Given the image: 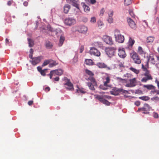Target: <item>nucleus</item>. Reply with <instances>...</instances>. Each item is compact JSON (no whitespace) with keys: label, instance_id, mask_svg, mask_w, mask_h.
Masks as SVG:
<instances>
[{"label":"nucleus","instance_id":"1","mask_svg":"<svg viewBox=\"0 0 159 159\" xmlns=\"http://www.w3.org/2000/svg\"><path fill=\"white\" fill-rule=\"evenodd\" d=\"M114 37L115 41L117 42L122 43L124 42V37L120 34V31L118 30H115Z\"/></svg>","mask_w":159,"mask_h":159},{"label":"nucleus","instance_id":"2","mask_svg":"<svg viewBox=\"0 0 159 159\" xmlns=\"http://www.w3.org/2000/svg\"><path fill=\"white\" fill-rule=\"evenodd\" d=\"M116 49L114 47H109L105 49V51L107 55L110 57L114 55Z\"/></svg>","mask_w":159,"mask_h":159},{"label":"nucleus","instance_id":"3","mask_svg":"<svg viewBox=\"0 0 159 159\" xmlns=\"http://www.w3.org/2000/svg\"><path fill=\"white\" fill-rule=\"evenodd\" d=\"M131 57L134 63L139 64L141 63V60L137 53L133 52L131 53Z\"/></svg>","mask_w":159,"mask_h":159},{"label":"nucleus","instance_id":"4","mask_svg":"<svg viewBox=\"0 0 159 159\" xmlns=\"http://www.w3.org/2000/svg\"><path fill=\"white\" fill-rule=\"evenodd\" d=\"M88 80L91 81V83H88L87 85L89 89L92 90L95 89L94 86L96 85V83L93 77H90Z\"/></svg>","mask_w":159,"mask_h":159},{"label":"nucleus","instance_id":"5","mask_svg":"<svg viewBox=\"0 0 159 159\" xmlns=\"http://www.w3.org/2000/svg\"><path fill=\"white\" fill-rule=\"evenodd\" d=\"M102 39L106 44L110 45H111L114 44V42L112 38L110 36L108 35L103 36Z\"/></svg>","mask_w":159,"mask_h":159},{"label":"nucleus","instance_id":"6","mask_svg":"<svg viewBox=\"0 0 159 159\" xmlns=\"http://www.w3.org/2000/svg\"><path fill=\"white\" fill-rule=\"evenodd\" d=\"M75 20L72 17H69L66 18L64 21L65 24L68 26H71L76 23Z\"/></svg>","mask_w":159,"mask_h":159},{"label":"nucleus","instance_id":"7","mask_svg":"<svg viewBox=\"0 0 159 159\" xmlns=\"http://www.w3.org/2000/svg\"><path fill=\"white\" fill-rule=\"evenodd\" d=\"M151 107L148 104H145L144 105L143 107L142 108H139L138 109V111H144L143 112V113L148 114L149 112H147V111H150L151 109Z\"/></svg>","mask_w":159,"mask_h":159},{"label":"nucleus","instance_id":"8","mask_svg":"<svg viewBox=\"0 0 159 159\" xmlns=\"http://www.w3.org/2000/svg\"><path fill=\"white\" fill-rule=\"evenodd\" d=\"M145 77H143L141 81L143 82H146L149 80H152V77L150 74L149 71H147L144 74Z\"/></svg>","mask_w":159,"mask_h":159},{"label":"nucleus","instance_id":"9","mask_svg":"<svg viewBox=\"0 0 159 159\" xmlns=\"http://www.w3.org/2000/svg\"><path fill=\"white\" fill-rule=\"evenodd\" d=\"M90 52L91 55H93L97 57H99L101 55L100 51L94 47L90 48Z\"/></svg>","mask_w":159,"mask_h":159},{"label":"nucleus","instance_id":"10","mask_svg":"<svg viewBox=\"0 0 159 159\" xmlns=\"http://www.w3.org/2000/svg\"><path fill=\"white\" fill-rule=\"evenodd\" d=\"M95 96V98L97 99H98L100 101L102 102L103 104L107 106H109L110 105V103L105 99H103V97H102L101 96L96 95Z\"/></svg>","mask_w":159,"mask_h":159},{"label":"nucleus","instance_id":"11","mask_svg":"<svg viewBox=\"0 0 159 159\" xmlns=\"http://www.w3.org/2000/svg\"><path fill=\"white\" fill-rule=\"evenodd\" d=\"M118 55L120 57L123 58L126 57V54L124 48H119Z\"/></svg>","mask_w":159,"mask_h":159},{"label":"nucleus","instance_id":"12","mask_svg":"<svg viewBox=\"0 0 159 159\" xmlns=\"http://www.w3.org/2000/svg\"><path fill=\"white\" fill-rule=\"evenodd\" d=\"M43 58V57L42 56H39L37 57H34V58H33L32 61H30V62H31L33 65H35L39 63L41 59Z\"/></svg>","mask_w":159,"mask_h":159},{"label":"nucleus","instance_id":"13","mask_svg":"<svg viewBox=\"0 0 159 159\" xmlns=\"http://www.w3.org/2000/svg\"><path fill=\"white\" fill-rule=\"evenodd\" d=\"M127 20L129 26L133 29H135L136 25L135 22L130 18H127Z\"/></svg>","mask_w":159,"mask_h":159},{"label":"nucleus","instance_id":"14","mask_svg":"<svg viewBox=\"0 0 159 159\" xmlns=\"http://www.w3.org/2000/svg\"><path fill=\"white\" fill-rule=\"evenodd\" d=\"M68 3L79 9V4L78 3V0H67Z\"/></svg>","mask_w":159,"mask_h":159},{"label":"nucleus","instance_id":"15","mask_svg":"<svg viewBox=\"0 0 159 159\" xmlns=\"http://www.w3.org/2000/svg\"><path fill=\"white\" fill-rule=\"evenodd\" d=\"M129 83L127 84L125 86L127 87H132L135 86L136 84V78H134L129 80Z\"/></svg>","mask_w":159,"mask_h":159},{"label":"nucleus","instance_id":"16","mask_svg":"<svg viewBox=\"0 0 159 159\" xmlns=\"http://www.w3.org/2000/svg\"><path fill=\"white\" fill-rule=\"evenodd\" d=\"M96 65L99 68H106L108 70H111L110 67H108L106 64L103 62H98Z\"/></svg>","mask_w":159,"mask_h":159},{"label":"nucleus","instance_id":"17","mask_svg":"<svg viewBox=\"0 0 159 159\" xmlns=\"http://www.w3.org/2000/svg\"><path fill=\"white\" fill-rule=\"evenodd\" d=\"M64 84L67 86H66L65 87L69 90H71L73 89V84L70 81V80L67 78H66V82Z\"/></svg>","mask_w":159,"mask_h":159},{"label":"nucleus","instance_id":"18","mask_svg":"<svg viewBox=\"0 0 159 159\" xmlns=\"http://www.w3.org/2000/svg\"><path fill=\"white\" fill-rule=\"evenodd\" d=\"M79 32L81 33L85 34L88 30L87 27L84 25L79 26Z\"/></svg>","mask_w":159,"mask_h":159},{"label":"nucleus","instance_id":"19","mask_svg":"<svg viewBox=\"0 0 159 159\" xmlns=\"http://www.w3.org/2000/svg\"><path fill=\"white\" fill-rule=\"evenodd\" d=\"M51 72L54 73L55 76L56 75H61L63 74V71L61 69H59L52 70Z\"/></svg>","mask_w":159,"mask_h":159},{"label":"nucleus","instance_id":"20","mask_svg":"<svg viewBox=\"0 0 159 159\" xmlns=\"http://www.w3.org/2000/svg\"><path fill=\"white\" fill-rule=\"evenodd\" d=\"M121 90V89L116 88L112 92L111 94L114 95H118L121 92V90Z\"/></svg>","mask_w":159,"mask_h":159},{"label":"nucleus","instance_id":"21","mask_svg":"<svg viewBox=\"0 0 159 159\" xmlns=\"http://www.w3.org/2000/svg\"><path fill=\"white\" fill-rule=\"evenodd\" d=\"M84 8V11L85 12H88L90 10V8L87 5H86L84 2H82L81 4Z\"/></svg>","mask_w":159,"mask_h":159},{"label":"nucleus","instance_id":"22","mask_svg":"<svg viewBox=\"0 0 159 159\" xmlns=\"http://www.w3.org/2000/svg\"><path fill=\"white\" fill-rule=\"evenodd\" d=\"M70 8V6L68 4L65 5L64 7V11L66 14L68 13L69 10Z\"/></svg>","mask_w":159,"mask_h":159},{"label":"nucleus","instance_id":"23","mask_svg":"<svg viewBox=\"0 0 159 159\" xmlns=\"http://www.w3.org/2000/svg\"><path fill=\"white\" fill-rule=\"evenodd\" d=\"M55 32L57 35H62L63 33L62 30L59 28L57 29L55 31Z\"/></svg>","mask_w":159,"mask_h":159},{"label":"nucleus","instance_id":"24","mask_svg":"<svg viewBox=\"0 0 159 159\" xmlns=\"http://www.w3.org/2000/svg\"><path fill=\"white\" fill-rule=\"evenodd\" d=\"M134 41L131 37L129 38V40L128 42L129 48L131 47L134 43Z\"/></svg>","mask_w":159,"mask_h":159},{"label":"nucleus","instance_id":"25","mask_svg":"<svg viewBox=\"0 0 159 159\" xmlns=\"http://www.w3.org/2000/svg\"><path fill=\"white\" fill-rule=\"evenodd\" d=\"M65 39V37L63 36V35H61L60 36V40H59V43L58 44V45L59 47L61 46L64 41Z\"/></svg>","mask_w":159,"mask_h":159},{"label":"nucleus","instance_id":"26","mask_svg":"<svg viewBox=\"0 0 159 159\" xmlns=\"http://www.w3.org/2000/svg\"><path fill=\"white\" fill-rule=\"evenodd\" d=\"M57 64L58 63H57L55 61L49 60V67H52L57 65Z\"/></svg>","mask_w":159,"mask_h":159},{"label":"nucleus","instance_id":"27","mask_svg":"<svg viewBox=\"0 0 159 159\" xmlns=\"http://www.w3.org/2000/svg\"><path fill=\"white\" fill-rule=\"evenodd\" d=\"M45 45L46 48L49 49L51 48L53 46L52 43L48 41L46 42Z\"/></svg>","mask_w":159,"mask_h":159},{"label":"nucleus","instance_id":"28","mask_svg":"<svg viewBox=\"0 0 159 159\" xmlns=\"http://www.w3.org/2000/svg\"><path fill=\"white\" fill-rule=\"evenodd\" d=\"M154 38L153 37L149 36L147 38L146 42L148 43H151L153 42L154 40Z\"/></svg>","mask_w":159,"mask_h":159},{"label":"nucleus","instance_id":"29","mask_svg":"<svg viewBox=\"0 0 159 159\" xmlns=\"http://www.w3.org/2000/svg\"><path fill=\"white\" fill-rule=\"evenodd\" d=\"M85 63L88 65H92L93 64V62L91 59H87L85 60Z\"/></svg>","mask_w":159,"mask_h":159},{"label":"nucleus","instance_id":"30","mask_svg":"<svg viewBox=\"0 0 159 159\" xmlns=\"http://www.w3.org/2000/svg\"><path fill=\"white\" fill-rule=\"evenodd\" d=\"M94 45L97 47H98L102 48L103 45L101 42H95L94 43Z\"/></svg>","mask_w":159,"mask_h":159},{"label":"nucleus","instance_id":"31","mask_svg":"<svg viewBox=\"0 0 159 159\" xmlns=\"http://www.w3.org/2000/svg\"><path fill=\"white\" fill-rule=\"evenodd\" d=\"M143 87L149 90L153 89L154 88V87L153 85L150 84L144 85L143 86Z\"/></svg>","mask_w":159,"mask_h":159},{"label":"nucleus","instance_id":"32","mask_svg":"<svg viewBox=\"0 0 159 159\" xmlns=\"http://www.w3.org/2000/svg\"><path fill=\"white\" fill-rule=\"evenodd\" d=\"M79 26H76L73 27L71 29V30L73 32L77 31L79 32Z\"/></svg>","mask_w":159,"mask_h":159},{"label":"nucleus","instance_id":"33","mask_svg":"<svg viewBox=\"0 0 159 159\" xmlns=\"http://www.w3.org/2000/svg\"><path fill=\"white\" fill-rule=\"evenodd\" d=\"M129 70L133 72L136 74H138L139 72V71L138 70H137L133 67H131L129 68Z\"/></svg>","mask_w":159,"mask_h":159},{"label":"nucleus","instance_id":"34","mask_svg":"<svg viewBox=\"0 0 159 159\" xmlns=\"http://www.w3.org/2000/svg\"><path fill=\"white\" fill-rule=\"evenodd\" d=\"M106 81L104 82V85L105 86H107V84L110 82V78L109 76H107L106 78Z\"/></svg>","mask_w":159,"mask_h":159},{"label":"nucleus","instance_id":"35","mask_svg":"<svg viewBox=\"0 0 159 159\" xmlns=\"http://www.w3.org/2000/svg\"><path fill=\"white\" fill-rule=\"evenodd\" d=\"M29 46L30 47H32L34 44L33 41L30 39H28Z\"/></svg>","mask_w":159,"mask_h":159},{"label":"nucleus","instance_id":"36","mask_svg":"<svg viewBox=\"0 0 159 159\" xmlns=\"http://www.w3.org/2000/svg\"><path fill=\"white\" fill-rule=\"evenodd\" d=\"M139 98L143 100L147 101L149 99V98L147 96H143L142 97H140Z\"/></svg>","mask_w":159,"mask_h":159},{"label":"nucleus","instance_id":"37","mask_svg":"<svg viewBox=\"0 0 159 159\" xmlns=\"http://www.w3.org/2000/svg\"><path fill=\"white\" fill-rule=\"evenodd\" d=\"M132 0H125V5L126 6H128L132 2Z\"/></svg>","mask_w":159,"mask_h":159},{"label":"nucleus","instance_id":"38","mask_svg":"<svg viewBox=\"0 0 159 159\" xmlns=\"http://www.w3.org/2000/svg\"><path fill=\"white\" fill-rule=\"evenodd\" d=\"M85 72L86 74H87L89 75L92 76L93 75V74L91 71L88 69H86L85 70Z\"/></svg>","mask_w":159,"mask_h":159},{"label":"nucleus","instance_id":"39","mask_svg":"<svg viewBox=\"0 0 159 159\" xmlns=\"http://www.w3.org/2000/svg\"><path fill=\"white\" fill-rule=\"evenodd\" d=\"M151 100L155 102H159V98L157 97L152 98H151Z\"/></svg>","mask_w":159,"mask_h":159},{"label":"nucleus","instance_id":"40","mask_svg":"<svg viewBox=\"0 0 159 159\" xmlns=\"http://www.w3.org/2000/svg\"><path fill=\"white\" fill-rule=\"evenodd\" d=\"M49 60H46L44 62L42 65V66H44L47 65L48 64H49Z\"/></svg>","mask_w":159,"mask_h":159},{"label":"nucleus","instance_id":"41","mask_svg":"<svg viewBox=\"0 0 159 159\" xmlns=\"http://www.w3.org/2000/svg\"><path fill=\"white\" fill-rule=\"evenodd\" d=\"M96 18L94 17H93L91 18L90 22L92 23H95L96 22Z\"/></svg>","mask_w":159,"mask_h":159},{"label":"nucleus","instance_id":"42","mask_svg":"<svg viewBox=\"0 0 159 159\" xmlns=\"http://www.w3.org/2000/svg\"><path fill=\"white\" fill-rule=\"evenodd\" d=\"M148 60L150 61L152 64H154L155 63L154 58L153 57H150L149 58Z\"/></svg>","mask_w":159,"mask_h":159},{"label":"nucleus","instance_id":"43","mask_svg":"<svg viewBox=\"0 0 159 159\" xmlns=\"http://www.w3.org/2000/svg\"><path fill=\"white\" fill-rule=\"evenodd\" d=\"M142 68L143 69V71H145V72H146L147 71H149V70H148L147 68L144 66L143 64H142Z\"/></svg>","mask_w":159,"mask_h":159},{"label":"nucleus","instance_id":"44","mask_svg":"<svg viewBox=\"0 0 159 159\" xmlns=\"http://www.w3.org/2000/svg\"><path fill=\"white\" fill-rule=\"evenodd\" d=\"M138 52L140 54H143V50L142 48L140 47H139L138 48Z\"/></svg>","mask_w":159,"mask_h":159},{"label":"nucleus","instance_id":"45","mask_svg":"<svg viewBox=\"0 0 159 159\" xmlns=\"http://www.w3.org/2000/svg\"><path fill=\"white\" fill-rule=\"evenodd\" d=\"M153 117L155 118H157L159 117V115L158 113L155 112H153Z\"/></svg>","mask_w":159,"mask_h":159},{"label":"nucleus","instance_id":"46","mask_svg":"<svg viewBox=\"0 0 159 159\" xmlns=\"http://www.w3.org/2000/svg\"><path fill=\"white\" fill-rule=\"evenodd\" d=\"M77 91L78 93H84L85 92L83 89H78L77 90Z\"/></svg>","mask_w":159,"mask_h":159},{"label":"nucleus","instance_id":"47","mask_svg":"<svg viewBox=\"0 0 159 159\" xmlns=\"http://www.w3.org/2000/svg\"><path fill=\"white\" fill-rule=\"evenodd\" d=\"M107 21L110 23H112L113 21V19L112 17H109Z\"/></svg>","mask_w":159,"mask_h":159},{"label":"nucleus","instance_id":"48","mask_svg":"<svg viewBox=\"0 0 159 159\" xmlns=\"http://www.w3.org/2000/svg\"><path fill=\"white\" fill-rule=\"evenodd\" d=\"M129 12L130 15L132 17H134V15L133 11L131 10H129Z\"/></svg>","mask_w":159,"mask_h":159},{"label":"nucleus","instance_id":"49","mask_svg":"<svg viewBox=\"0 0 159 159\" xmlns=\"http://www.w3.org/2000/svg\"><path fill=\"white\" fill-rule=\"evenodd\" d=\"M98 26H101L103 25V22L101 20L98 21Z\"/></svg>","mask_w":159,"mask_h":159},{"label":"nucleus","instance_id":"50","mask_svg":"<svg viewBox=\"0 0 159 159\" xmlns=\"http://www.w3.org/2000/svg\"><path fill=\"white\" fill-rule=\"evenodd\" d=\"M46 70V69H44V70H42L40 71V72L42 75L43 76H44L45 75V71Z\"/></svg>","mask_w":159,"mask_h":159},{"label":"nucleus","instance_id":"51","mask_svg":"<svg viewBox=\"0 0 159 159\" xmlns=\"http://www.w3.org/2000/svg\"><path fill=\"white\" fill-rule=\"evenodd\" d=\"M101 96L102 97H103V99H105V98L109 99L111 98V97L110 96H107V95H104L102 96Z\"/></svg>","mask_w":159,"mask_h":159},{"label":"nucleus","instance_id":"52","mask_svg":"<svg viewBox=\"0 0 159 159\" xmlns=\"http://www.w3.org/2000/svg\"><path fill=\"white\" fill-rule=\"evenodd\" d=\"M47 29L48 30L51 31L52 32L53 31V29L52 28V27H51V26L48 25L47 26Z\"/></svg>","mask_w":159,"mask_h":159},{"label":"nucleus","instance_id":"53","mask_svg":"<svg viewBox=\"0 0 159 159\" xmlns=\"http://www.w3.org/2000/svg\"><path fill=\"white\" fill-rule=\"evenodd\" d=\"M113 14V11H110L108 13L109 17H112Z\"/></svg>","mask_w":159,"mask_h":159},{"label":"nucleus","instance_id":"54","mask_svg":"<svg viewBox=\"0 0 159 159\" xmlns=\"http://www.w3.org/2000/svg\"><path fill=\"white\" fill-rule=\"evenodd\" d=\"M13 2L12 0L9 1L8 2L7 4L8 6H10Z\"/></svg>","mask_w":159,"mask_h":159},{"label":"nucleus","instance_id":"55","mask_svg":"<svg viewBox=\"0 0 159 159\" xmlns=\"http://www.w3.org/2000/svg\"><path fill=\"white\" fill-rule=\"evenodd\" d=\"M100 88L103 90H106L107 89V86L104 87H103V86H102V85H101L100 86Z\"/></svg>","mask_w":159,"mask_h":159},{"label":"nucleus","instance_id":"56","mask_svg":"<svg viewBox=\"0 0 159 159\" xmlns=\"http://www.w3.org/2000/svg\"><path fill=\"white\" fill-rule=\"evenodd\" d=\"M50 76V79H51L52 76H55L54 75V73L51 72V71L50 73L49 74Z\"/></svg>","mask_w":159,"mask_h":159},{"label":"nucleus","instance_id":"57","mask_svg":"<svg viewBox=\"0 0 159 159\" xmlns=\"http://www.w3.org/2000/svg\"><path fill=\"white\" fill-rule=\"evenodd\" d=\"M121 90V92L124 93H128V91L125 90L123 89H121V90Z\"/></svg>","mask_w":159,"mask_h":159},{"label":"nucleus","instance_id":"58","mask_svg":"<svg viewBox=\"0 0 159 159\" xmlns=\"http://www.w3.org/2000/svg\"><path fill=\"white\" fill-rule=\"evenodd\" d=\"M155 82V83L156 84H157L158 87V89H159V81H158L157 80V78H156V79Z\"/></svg>","mask_w":159,"mask_h":159},{"label":"nucleus","instance_id":"59","mask_svg":"<svg viewBox=\"0 0 159 159\" xmlns=\"http://www.w3.org/2000/svg\"><path fill=\"white\" fill-rule=\"evenodd\" d=\"M104 12V9L103 8L101 10V11H100V15L102 16L103 15V14Z\"/></svg>","mask_w":159,"mask_h":159},{"label":"nucleus","instance_id":"60","mask_svg":"<svg viewBox=\"0 0 159 159\" xmlns=\"http://www.w3.org/2000/svg\"><path fill=\"white\" fill-rule=\"evenodd\" d=\"M78 61L77 58L76 57H75L73 59V61L74 63Z\"/></svg>","mask_w":159,"mask_h":159},{"label":"nucleus","instance_id":"61","mask_svg":"<svg viewBox=\"0 0 159 159\" xmlns=\"http://www.w3.org/2000/svg\"><path fill=\"white\" fill-rule=\"evenodd\" d=\"M125 77H131V75L129 74H126L125 75Z\"/></svg>","mask_w":159,"mask_h":159},{"label":"nucleus","instance_id":"62","mask_svg":"<svg viewBox=\"0 0 159 159\" xmlns=\"http://www.w3.org/2000/svg\"><path fill=\"white\" fill-rule=\"evenodd\" d=\"M135 104L137 106H139L140 105V102L139 101H136L135 102Z\"/></svg>","mask_w":159,"mask_h":159},{"label":"nucleus","instance_id":"63","mask_svg":"<svg viewBox=\"0 0 159 159\" xmlns=\"http://www.w3.org/2000/svg\"><path fill=\"white\" fill-rule=\"evenodd\" d=\"M23 5L25 6H27L28 5V2L26 1H25L24 2Z\"/></svg>","mask_w":159,"mask_h":159},{"label":"nucleus","instance_id":"64","mask_svg":"<svg viewBox=\"0 0 159 159\" xmlns=\"http://www.w3.org/2000/svg\"><path fill=\"white\" fill-rule=\"evenodd\" d=\"M33 103V101H30L28 102V104L29 105H31Z\"/></svg>","mask_w":159,"mask_h":159}]
</instances>
